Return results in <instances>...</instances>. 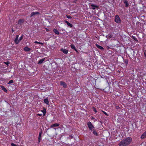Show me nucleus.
I'll list each match as a JSON object with an SVG mask.
<instances>
[{
	"instance_id": "nucleus-34",
	"label": "nucleus",
	"mask_w": 146,
	"mask_h": 146,
	"mask_svg": "<svg viewBox=\"0 0 146 146\" xmlns=\"http://www.w3.org/2000/svg\"><path fill=\"white\" fill-rule=\"evenodd\" d=\"M45 29H46V31H47V32L49 31V30L48 29L46 28Z\"/></svg>"
},
{
	"instance_id": "nucleus-9",
	"label": "nucleus",
	"mask_w": 146,
	"mask_h": 146,
	"mask_svg": "<svg viewBox=\"0 0 146 146\" xmlns=\"http://www.w3.org/2000/svg\"><path fill=\"white\" fill-rule=\"evenodd\" d=\"M146 137V131H145L141 136V138L143 139Z\"/></svg>"
},
{
	"instance_id": "nucleus-33",
	"label": "nucleus",
	"mask_w": 146,
	"mask_h": 146,
	"mask_svg": "<svg viewBox=\"0 0 146 146\" xmlns=\"http://www.w3.org/2000/svg\"><path fill=\"white\" fill-rule=\"evenodd\" d=\"M41 138H38V143H39L40 141Z\"/></svg>"
},
{
	"instance_id": "nucleus-32",
	"label": "nucleus",
	"mask_w": 146,
	"mask_h": 146,
	"mask_svg": "<svg viewBox=\"0 0 146 146\" xmlns=\"http://www.w3.org/2000/svg\"><path fill=\"white\" fill-rule=\"evenodd\" d=\"M125 62L126 64H127L128 63V61L127 60H125Z\"/></svg>"
},
{
	"instance_id": "nucleus-1",
	"label": "nucleus",
	"mask_w": 146,
	"mask_h": 146,
	"mask_svg": "<svg viewBox=\"0 0 146 146\" xmlns=\"http://www.w3.org/2000/svg\"><path fill=\"white\" fill-rule=\"evenodd\" d=\"M132 141V138L129 137L124 139L120 141L118 145L120 146H126L130 144Z\"/></svg>"
},
{
	"instance_id": "nucleus-25",
	"label": "nucleus",
	"mask_w": 146,
	"mask_h": 146,
	"mask_svg": "<svg viewBox=\"0 0 146 146\" xmlns=\"http://www.w3.org/2000/svg\"><path fill=\"white\" fill-rule=\"evenodd\" d=\"M92 109H93V111L95 112V113H97V111L96 109V108L93 107L92 108Z\"/></svg>"
},
{
	"instance_id": "nucleus-21",
	"label": "nucleus",
	"mask_w": 146,
	"mask_h": 146,
	"mask_svg": "<svg viewBox=\"0 0 146 146\" xmlns=\"http://www.w3.org/2000/svg\"><path fill=\"white\" fill-rule=\"evenodd\" d=\"M34 43H35L41 44L42 45L44 44V43H42V42H38L37 41H35L34 42Z\"/></svg>"
},
{
	"instance_id": "nucleus-14",
	"label": "nucleus",
	"mask_w": 146,
	"mask_h": 146,
	"mask_svg": "<svg viewBox=\"0 0 146 146\" xmlns=\"http://www.w3.org/2000/svg\"><path fill=\"white\" fill-rule=\"evenodd\" d=\"M96 46L97 47V48H98L102 50H103L104 49V48H103V47L100 45H98L97 44H96Z\"/></svg>"
},
{
	"instance_id": "nucleus-7",
	"label": "nucleus",
	"mask_w": 146,
	"mask_h": 146,
	"mask_svg": "<svg viewBox=\"0 0 146 146\" xmlns=\"http://www.w3.org/2000/svg\"><path fill=\"white\" fill-rule=\"evenodd\" d=\"M60 85L61 86H63L64 88H66L67 87V84H66L65 82L63 81L60 82Z\"/></svg>"
},
{
	"instance_id": "nucleus-4",
	"label": "nucleus",
	"mask_w": 146,
	"mask_h": 146,
	"mask_svg": "<svg viewBox=\"0 0 146 146\" xmlns=\"http://www.w3.org/2000/svg\"><path fill=\"white\" fill-rule=\"evenodd\" d=\"M87 125L90 130H92V129L94 128V127L90 121H89L87 123Z\"/></svg>"
},
{
	"instance_id": "nucleus-5",
	"label": "nucleus",
	"mask_w": 146,
	"mask_h": 146,
	"mask_svg": "<svg viewBox=\"0 0 146 146\" xmlns=\"http://www.w3.org/2000/svg\"><path fill=\"white\" fill-rule=\"evenodd\" d=\"M19 36V35H17L16 38L15 40V42L17 44H18L19 42V40H18Z\"/></svg>"
},
{
	"instance_id": "nucleus-8",
	"label": "nucleus",
	"mask_w": 146,
	"mask_h": 146,
	"mask_svg": "<svg viewBox=\"0 0 146 146\" xmlns=\"http://www.w3.org/2000/svg\"><path fill=\"white\" fill-rule=\"evenodd\" d=\"M60 51L66 54L68 53V50L66 49L62 48L60 49Z\"/></svg>"
},
{
	"instance_id": "nucleus-36",
	"label": "nucleus",
	"mask_w": 146,
	"mask_h": 146,
	"mask_svg": "<svg viewBox=\"0 0 146 146\" xmlns=\"http://www.w3.org/2000/svg\"><path fill=\"white\" fill-rule=\"evenodd\" d=\"M41 115L40 114H39L38 115Z\"/></svg>"
},
{
	"instance_id": "nucleus-27",
	"label": "nucleus",
	"mask_w": 146,
	"mask_h": 146,
	"mask_svg": "<svg viewBox=\"0 0 146 146\" xmlns=\"http://www.w3.org/2000/svg\"><path fill=\"white\" fill-rule=\"evenodd\" d=\"M13 82V80H10L9 82L8 83V84H11V83H12Z\"/></svg>"
},
{
	"instance_id": "nucleus-3",
	"label": "nucleus",
	"mask_w": 146,
	"mask_h": 146,
	"mask_svg": "<svg viewBox=\"0 0 146 146\" xmlns=\"http://www.w3.org/2000/svg\"><path fill=\"white\" fill-rule=\"evenodd\" d=\"M24 20L23 19H20L18 21V24L17 25V27L19 28L21 25L23 23Z\"/></svg>"
},
{
	"instance_id": "nucleus-16",
	"label": "nucleus",
	"mask_w": 146,
	"mask_h": 146,
	"mask_svg": "<svg viewBox=\"0 0 146 146\" xmlns=\"http://www.w3.org/2000/svg\"><path fill=\"white\" fill-rule=\"evenodd\" d=\"M54 32L57 35H59L60 33L57 30V29H54L53 30Z\"/></svg>"
},
{
	"instance_id": "nucleus-6",
	"label": "nucleus",
	"mask_w": 146,
	"mask_h": 146,
	"mask_svg": "<svg viewBox=\"0 0 146 146\" xmlns=\"http://www.w3.org/2000/svg\"><path fill=\"white\" fill-rule=\"evenodd\" d=\"M90 7L92 9L94 10L96 9V8H98V6L96 5L93 4H92L91 5Z\"/></svg>"
},
{
	"instance_id": "nucleus-29",
	"label": "nucleus",
	"mask_w": 146,
	"mask_h": 146,
	"mask_svg": "<svg viewBox=\"0 0 146 146\" xmlns=\"http://www.w3.org/2000/svg\"><path fill=\"white\" fill-rule=\"evenodd\" d=\"M11 146H17L16 144H15L13 143H12L11 144Z\"/></svg>"
},
{
	"instance_id": "nucleus-37",
	"label": "nucleus",
	"mask_w": 146,
	"mask_h": 146,
	"mask_svg": "<svg viewBox=\"0 0 146 146\" xmlns=\"http://www.w3.org/2000/svg\"><path fill=\"white\" fill-rule=\"evenodd\" d=\"M17 27V28H19V27Z\"/></svg>"
},
{
	"instance_id": "nucleus-11",
	"label": "nucleus",
	"mask_w": 146,
	"mask_h": 146,
	"mask_svg": "<svg viewBox=\"0 0 146 146\" xmlns=\"http://www.w3.org/2000/svg\"><path fill=\"white\" fill-rule=\"evenodd\" d=\"M64 22L66 23L68 26L70 27H73V25L72 24L70 23L68 21H65Z\"/></svg>"
},
{
	"instance_id": "nucleus-19",
	"label": "nucleus",
	"mask_w": 146,
	"mask_h": 146,
	"mask_svg": "<svg viewBox=\"0 0 146 146\" xmlns=\"http://www.w3.org/2000/svg\"><path fill=\"white\" fill-rule=\"evenodd\" d=\"M24 50L26 51H29L30 50V48H28L27 47H25L24 49Z\"/></svg>"
},
{
	"instance_id": "nucleus-17",
	"label": "nucleus",
	"mask_w": 146,
	"mask_h": 146,
	"mask_svg": "<svg viewBox=\"0 0 146 146\" xmlns=\"http://www.w3.org/2000/svg\"><path fill=\"white\" fill-rule=\"evenodd\" d=\"M124 3L125 4V7H128V6H129V4L128 3V2L127 0H125L124 1Z\"/></svg>"
},
{
	"instance_id": "nucleus-22",
	"label": "nucleus",
	"mask_w": 146,
	"mask_h": 146,
	"mask_svg": "<svg viewBox=\"0 0 146 146\" xmlns=\"http://www.w3.org/2000/svg\"><path fill=\"white\" fill-rule=\"evenodd\" d=\"M70 47L71 48H72V49H76V48L74 46V45L72 44H71V45H70Z\"/></svg>"
},
{
	"instance_id": "nucleus-35",
	"label": "nucleus",
	"mask_w": 146,
	"mask_h": 146,
	"mask_svg": "<svg viewBox=\"0 0 146 146\" xmlns=\"http://www.w3.org/2000/svg\"><path fill=\"white\" fill-rule=\"evenodd\" d=\"M74 50L76 51V52H78V51L77 50L76 48V49H74Z\"/></svg>"
},
{
	"instance_id": "nucleus-31",
	"label": "nucleus",
	"mask_w": 146,
	"mask_h": 146,
	"mask_svg": "<svg viewBox=\"0 0 146 146\" xmlns=\"http://www.w3.org/2000/svg\"><path fill=\"white\" fill-rule=\"evenodd\" d=\"M4 63L8 65L9 64V62H5Z\"/></svg>"
},
{
	"instance_id": "nucleus-18",
	"label": "nucleus",
	"mask_w": 146,
	"mask_h": 146,
	"mask_svg": "<svg viewBox=\"0 0 146 146\" xmlns=\"http://www.w3.org/2000/svg\"><path fill=\"white\" fill-rule=\"evenodd\" d=\"M41 111L43 113L44 116L46 112V111L45 108H44L43 110H42Z\"/></svg>"
},
{
	"instance_id": "nucleus-12",
	"label": "nucleus",
	"mask_w": 146,
	"mask_h": 146,
	"mask_svg": "<svg viewBox=\"0 0 146 146\" xmlns=\"http://www.w3.org/2000/svg\"><path fill=\"white\" fill-rule=\"evenodd\" d=\"M38 13H39L38 12H33L31 13L30 17H31L34 15L37 14H38Z\"/></svg>"
},
{
	"instance_id": "nucleus-30",
	"label": "nucleus",
	"mask_w": 146,
	"mask_h": 146,
	"mask_svg": "<svg viewBox=\"0 0 146 146\" xmlns=\"http://www.w3.org/2000/svg\"><path fill=\"white\" fill-rule=\"evenodd\" d=\"M67 18L68 19H71L72 18V17L71 16H66Z\"/></svg>"
},
{
	"instance_id": "nucleus-28",
	"label": "nucleus",
	"mask_w": 146,
	"mask_h": 146,
	"mask_svg": "<svg viewBox=\"0 0 146 146\" xmlns=\"http://www.w3.org/2000/svg\"><path fill=\"white\" fill-rule=\"evenodd\" d=\"M23 38V35H22L19 38V41H21Z\"/></svg>"
},
{
	"instance_id": "nucleus-10",
	"label": "nucleus",
	"mask_w": 146,
	"mask_h": 146,
	"mask_svg": "<svg viewBox=\"0 0 146 146\" xmlns=\"http://www.w3.org/2000/svg\"><path fill=\"white\" fill-rule=\"evenodd\" d=\"M44 102L46 104L48 105L49 104V102L48 101V98H46L44 100Z\"/></svg>"
},
{
	"instance_id": "nucleus-13",
	"label": "nucleus",
	"mask_w": 146,
	"mask_h": 146,
	"mask_svg": "<svg viewBox=\"0 0 146 146\" xmlns=\"http://www.w3.org/2000/svg\"><path fill=\"white\" fill-rule=\"evenodd\" d=\"M60 124L59 123H55L54 124H53L52 125H51V127H58L59 126Z\"/></svg>"
},
{
	"instance_id": "nucleus-26",
	"label": "nucleus",
	"mask_w": 146,
	"mask_h": 146,
	"mask_svg": "<svg viewBox=\"0 0 146 146\" xmlns=\"http://www.w3.org/2000/svg\"><path fill=\"white\" fill-rule=\"evenodd\" d=\"M42 131H40L39 133V135H38V138H41V134H42Z\"/></svg>"
},
{
	"instance_id": "nucleus-2",
	"label": "nucleus",
	"mask_w": 146,
	"mask_h": 146,
	"mask_svg": "<svg viewBox=\"0 0 146 146\" xmlns=\"http://www.w3.org/2000/svg\"><path fill=\"white\" fill-rule=\"evenodd\" d=\"M115 22L118 23H120L121 22V20L118 15H116L115 17Z\"/></svg>"
},
{
	"instance_id": "nucleus-24",
	"label": "nucleus",
	"mask_w": 146,
	"mask_h": 146,
	"mask_svg": "<svg viewBox=\"0 0 146 146\" xmlns=\"http://www.w3.org/2000/svg\"><path fill=\"white\" fill-rule=\"evenodd\" d=\"M101 111L102 112H103L107 116L109 115L108 114H107V113H106V112H105V111H104L102 110Z\"/></svg>"
},
{
	"instance_id": "nucleus-38",
	"label": "nucleus",
	"mask_w": 146,
	"mask_h": 146,
	"mask_svg": "<svg viewBox=\"0 0 146 146\" xmlns=\"http://www.w3.org/2000/svg\"><path fill=\"white\" fill-rule=\"evenodd\" d=\"M77 0H76V1H77Z\"/></svg>"
},
{
	"instance_id": "nucleus-20",
	"label": "nucleus",
	"mask_w": 146,
	"mask_h": 146,
	"mask_svg": "<svg viewBox=\"0 0 146 146\" xmlns=\"http://www.w3.org/2000/svg\"><path fill=\"white\" fill-rule=\"evenodd\" d=\"M44 58L42 59H40L38 61V64H41V63H42L44 61Z\"/></svg>"
},
{
	"instance_id": "nucleus-23",
	"label": "nucleus",
	"mask_w": 146,
	"mask_h": 146,
	"mask_svg": "<svg viewBox=\"0 0 146 146\" xmlns=\"http://www.w3.org/2000/svg\"><path fill=\"white\" fill-rule=\"evenodd\" d=\"M93 133L94 135H98V133L97 132V131L95 130L94 129L93 130Z\"/></svg>"
},
{
	"instance_id": "nucleus-15",
	"label": "nucleus",
	"mask_w": 146,
	"mask_h": 146,
	"mask_svg": "<svg viewBox=\"0 0 146 146\" xmlns=\"http://www.w3.org/2000/svg\"><path fill=\"white\" fill-rule=\"evenodd\" d=\"M2 89L5 92H7V90L5 88L4 86H1Z\"/></svg>"
}]
</instances>
